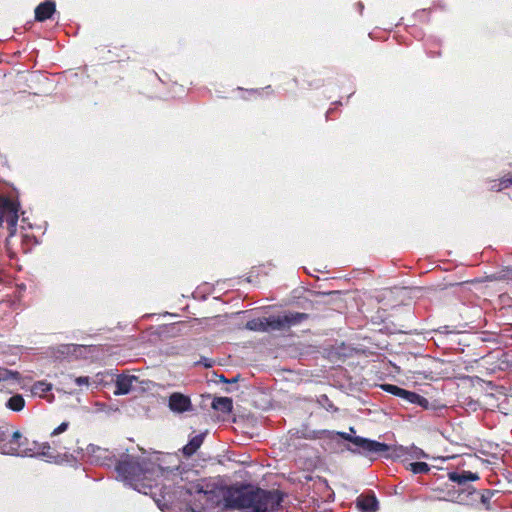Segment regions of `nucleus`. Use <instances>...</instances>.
Listing matches in <instances>:
<instances>
[{
	"label": "nucleus",
	"instance_id": "nucleus-1",
	"mask_svg": "<svg viewBox=\"0 0 512 512\" xmlns=\"http://www.w3.org/2000/svg\"><path fill=\"white\" fill-rule=\"evenodd\" d=\"M117 477L145 495L151 494L157 506L166 510L174 501L194 499L197 509H212L224 502L226 488L199 477L198 471L186 465L163 468L140 456L123 455L116 465Z\"/></svg>",
	"mask_w": 512,
	"mask_h": 512
},
{
	"label": "nucleus",
	"instance_id": "nucleus-2",
	"mask_svg": "<svg viewBox=\"0 0 512 512\" xmlns=\"http://www.w3.org/2000/svg\"><path fill=\"white\" fill-rule=\"evenodd\" d=\"M278 504L272 493L248 486L228 487L224 494V506L242 512H265Z\"/></svg>",
	"mask_w": 512,
	"mask_h": 512
},
{
	"label": "nucleus",
	"instance_id": "nucleus-3",
	"mask_svg": "<svg viewBox=\"0 0 512 512\" xmlns=\"http://www.w3.org/2000/svg\"><path fill=\"white\" fill-rule=\"evenodd\" d=\"M305 314L289 313L283 316H270L268 318H256L246 323V329L257 332L279 331L289 328L305 318Z\"/></svg>",
	"mask_w": 512,
	"mask_h": 512
},
{
	"label": "nucleus",
	"instance_id": "nucleus-4",
	"mask_svg": "<svg viewBox=\"0 0 512 512\" xmlns=\"http://www.w3.org/2000/svg\"><path fill=\"white\" fill-rule=\"evenodd\" d=\"M114 379L115 376L109 371L99 372L91 378L87 376H69L66 379V387L69 388L68 393L72 394L108 386L114 383Z\"/></svg>",
	"mask_w": 512,
	"mask_h": 512
},
{
	"label": "nucleus",
	"instance_id": "nucleus-5",
	"mask_svg": "<svg viewBox=\"0 0 512 512\" xmlns=\"http://www.w3.org/2000/svg\"><path fill=\"white\" fill-rule=\"evenodd\" d=\"M18 220V207L8 198L0 196V226L7 223L10 234L13 235L16 231V224Z\"/></svg>",
	"mask_w": 512,
	"mask_h": 512
},
{
	"label": "nucleus",
	"instance_id": "nucleus-6",
	"mask_svg": "<svg viewBox=\"0 0 512 512\" xmlns=\"http://www.w3.org/2000/svg\"><path fill=\"white\" fill-rule=\"evenodd\" d=\"M340 435L351 442L352 444L360 447L365 454H374V453H384L389 451L390 447L385 443H380L375 440H370L368 438H363L360 436H351L347 433H340Z\"/></svg>",
	"mask_w": 512,
	"mask_h": 512
},
{
	"label": "nucleus",
	"instance_id": "nucleus-7",
	"mask_svg": "<svg viewBox=\"0 0 512 512\" xmlns=\"http://www.w3.org/2000/svg\"><path fill=\"white\" fill-rule=\"evenodd\" d=\"M382 388L384 391L401 398L406 403L417 404L423 408H428L429 406L428 400L415 392L405 390L393 384H384Z\"/></svg>",
	"mask_w": 512,
	"mask_h": 512
},
{
	"label": "nucleus",
	"instance_id": "nucleus-8",
	"mask_svg": "<svg viewBox=\"0 0 512 512\" xmlns=\"http://www.w3.org/2000/svg\"><path fill=\"white\" fill-rule=\"evenodd\" d=\"M114 383L116 385V390L114 391L115 395H126L138 386L144 384L143 380H140L138 376L132 374H120L117 375L114 379Z\"/></svg>",
	"mask_w": 512,
	"mask_h": 512
},
{
	"label": "nucleus",
	"instance_id": "nucleus-9",
	"mask_svg": "<svg viewBox=\"0 0 512 512\" xmlns=\"http://www.w3.org/2000/svg\"><path fill=\"white\" fill-rule=\"evenodd\" d=\"M33 447L23 450L26 455L34 456L41 455L47 462L59 463L61 461V455L54 448L47 443L39 444L37 442L32 443Z\"/></svg>",
	"mask_w": 512,
	"mask_h": 512
},
{
	"label": "nucleus",
	"instance_id": "nucleus-10",
	"mask_svg": "<svg viewBox=\"0 0 512 512\" xmlns=\"http://www.w3.org/2000/svg\"><path fill=\"white\" fill-rule=\"evenodd\" d=\"M169 408L175 413H183L192 410L191 400L181 393H172L169 397Z\"/></svg>",
	"mask_w": 512,
	"mask_h": 512
},
{
	"label": "nucleus",
	"instance_id": "nucleus-11",
	"mask_svg": "<svg viewBox=\"0 0 512 512\" xmlns=\"http://www.w3.org/2000/svg\"><path fill=\"white\" fill-rule=\"evenodd\" d=\"M356 505L361 512H376L379 509L378 500L374 495H360Z\"/></svg>",
	"mask_w": 512,
	"mask_h": 512
},
{
	"label": "nucleus",
	"instance_id": "nucleus-12",
	"mask_svg": "<svg viewBox=\"0 0 512 512\" xmlns=\"http://www.w3.org/2000/svg\"><path fill=\"white\" fill-rule=\"evenodd\" d=\"M55 12V3L47 0L40 5H38L35 9V19L37 21H44L52 16Z\"/></svg>",
	"mask_w": 512,
	"mask_h": 512
},
{
	"label": "nucleus",
	"instance_id": "nucleus-13",
	"mask_svg": "<svg viewBox=\"0 0 512 512\" xmlns=\"http://www.w3.org/2000/svg\"><path fill=\"white\" fill-rule=\"evenodd\" d=\"M448 478L452 482L458 483L459 485H464L470 481H476L479 479L478 474L470 472V471H462V472H449Z\"/></svg>",
	"mask_w": 512,
	"mask_h": 512
},
{
	"label": "nucleus",
	"instance_id": "nucleus-14",
	"mask_svg": "<svg viewBox=\"0 0 512 512\" xmlns=\"http://www.w3.org/2000/svg\"><path fill=\"white\" fill-rule=\"evenodd\" d=\"M474 493L475 489L472 488L471 486H466L462 489H458L456 497L453 498V502L461 505H471L472 502L474 501Z\"/></svg>",
	"mask_w": 512,
	"mask_h": 512
},
{
	"label": "nucleus",
	"instance_id": "nucleus-15",
	"mask_svg": "<svg viewBox=\"0 0 512 512\" xmlns=\"http://www.w3.org/2000/svg\"><path fill=\"white\" fill-rule=\"evenodd\" d=\"M212 408L224 414H228L232 411L233 401L229 397H216L212 401Z\"/></svg>",
	"mask_w": 512,
	"mask_h": 512
},
{
	"label": "nucleus",
	"instance_id": "nucleus-16",
	"mask_svg": "<svg viewBox=\"0 0 512 512\" xmlns=\"http://www.w3.org/2000/svg\"><path fill=\"white\" fill-rule=\"evenodd\" d=\"M86 455L89 457L91 462L103 464V460L107 457V450L94 445H89L87 447Z\"/></svg>",
	"mask_w": 512,
	"mask_h": 512
},
{
	"label": "nucleus",
	"instance_id": "nucleus-17",
	"mask_svg": "<svg viewBox=\"0 0 512 512\" xmlns=\"http://www.w3.org/2000/svg\"><path fill=\"white\" fill-rule=\"evenodd\" d=\"M204 436V433L194 436L189 443L183 447V454L186 456L194 454L202 445Z\"/></svg>",
	"mask_w": 512,
	"mask_h": 512
},
{
	"label": "nucleus",
	"instance_id": "nucleus-18",
	"mask_svg": "<svg viewBox=\"0 0 512 512\" xmlns=\"http://www.w3.org/2000/svg\"><path fill=\"white\" fill-rule=\"evenodd\" d=\"M87 346L85 345H75V344H66V357L67 356H75L78 357H84L87 353Z\"/></svg>",
	"mask_w": 512,
	"mask_h": 512
},
{
	"label": "nucleus",
	"instance_id": "nucleus-19",
	"mask_svg": "<svg viewBox=\"0 0 512 512\" xmlns=\"http://www.w3.org/2000/svg\"><path fill=\"white\" fill-rule=\"evenodd\" d=\"M24 405V398L19 394L12 396L7 402V407L13 411H21Z\"/></svg>",
	"mask_w": 512,
	"mask_h": 512
},
{
	"label": "nucleus",
	"instance_id": "nucleus-20",
	"mask_svg": "<svg viewBox=\"0 0 512 512\" xmlns=\"http://www.w3.org/2000/svg\"><path fill=\"white\" fill-rule=\"evenodd\" d=\"M408 469L412 471L414 474L427 473L430 470V467L425 462H414L408 465Z\"/></svg>",
	"mask_w": 512,
	"mask_h": 512
},
{
	"label": "nucleus",
	"instance_id": "nucleus-21",
	"mask_svg": "<svg viewBox=\"0 0 512 512\" xmlns=\"http://www.w3.org/2000/svg\"><path fill=\"white\" fill-rule=\"evenodd\" d=\"M85 457V454L82 450H77L75 453H72L70 456L66 455V464L71 463L72 466H75L79 461H81Z\"/></svg>",
	"mask_w": 512,
	"mask_h": 512
},
{
	"label": "nucleus",
	"instance_id": "nucleus-22",
	"mask_svg": "<svg viewBox=\"0 0 512 512\" xmlns=\"http://www.w3.org/2000/svg\"><path fill=\"white\" fill-rule=\"evenodd\" d=\"M511 185H512V174L509 176H505L498 183L494 184L492 186V188L500 191V190L508 188Z\"/></svg>",
	"mask_w": 512,
	"mask_h": 512
},
{
	"label": "nucleus",
	"instance_id": "nucleus-23",
	"mask_svg": "<svg viewBox=\"0 0 512 512\" xmlns=\"http://www.w3.org/2000/svg\"><path fill=\"white\" fill-rule=\"evenodd\" d=\"M414 458H428V454H426L422 449L414 447L413 454Z\"/></svg>",
	"mask_w": 512,
	"mask_h": 512
},
{
	"label": "nucleus",
	"instance_id": "nucleus-24",
	"mask_svg": "<svg viewBox=\"0 0 512 512\" xmlns=\"http://www.w3.org/2000/svg\"><path fill=\"white\" fill-rule=\"evenodd\" d=\"M458 489H452L447 492V497L439 498L440 500L453 502V498L456 497Z\"/></svg>",
	"mask_w": 512,
	"mask_h": 512
},
{
	"label": "nucleus",
	"instance_id": "nucleus-25",
	"mask_svg": "<svg viewBox=\"0 0 512 512\" xmlns=\"http://www.w3.org/2000/svg\"><path fill=\"white\" fill-rule=\"evenodd\" d=\"M35 390L38 391H42V392H45V391H48L50 390V386L48 384H45V383H38L35 385Z\"/></svg>",
	"mask_w": 512,
	"mask_h": 512
},
{
	"label": "nucleus",
	"instance_id": "nucleus-26",
	"mask_svg": "<svg viewBox=\"0 0 512 512\" xmlns=\"http://www.w3.org/2000/svg\"><path fill=\"white\" fill-rule=\"evenodd\" d=\"M17 377H18V373L11 372V371H6L3 375V379H8V378L17 379Z\"/></svg>",
	"mask_w": 512,
	"mask_h": 512
},
{
	"label": "nucleus",
	"instance_id": "nucleus-27",
	"mask_svg": "<svg viewBox=\"0 0 512 512\" xmlns=\"http://www.w3.org/2000/svg\"><path fill=\"white\" fill-rule=\"evenodd\" d=\"M64 432V423H61L53 432L52 436L59 435Z\"/></svg>",
	"mask_w": 512,
	"mask_h": 512
},
{
	"label": "nucleus",
	"instance_id": "nucleus-28",
	"mask_svg": "<svg viewBox=\"0 0 512 512\" xmlns=\"http://www.w3.org/2000/svg\"><path fill=\"white\" fill-rule=\"evenodd\" d=\"M18 451V448L13 447L12 445L9 447V449H3L2 453L4 454H15Z\"/></svg>",
	"mask_w": 512,
	"mask_h": 512
},
{
	"label": "nucleus",
	"instance_id": "nucleus-29",
	"mask_svg": "<svg viewBox=\"0 0 512 512\" xmlns=\"http://www.w3.org/2000/svg\"><path fill=\"white\" fill-rule=\"evenodd\" d=\"M21 438V434L19 431H15L12 435L13 441H18Z\"/></svg>",
	"mask_w": 512,
	"mask_h": 512
},
{
	"label": "nucleus",
	"instance_id": "nucleus-30",
	"mask_svg": "<svg viewBox=\"0 0 512 512\" xmlns=\"http://www.w3.org/2000/svg\"><path fill=\"white\" fill-rule=\"evenodd\" d=\"M481 500L483 503H485L487 501V498L484 495H482Z\"/></svg>",
	"mask_w": 512,
	"mask_h": 512
},
{
	"label": "nucleus",
	"instance_id": "nucleus-31",
	"mask_svg": "<svg viewBox=\"0 0 512 512\" xmlns=\"http://www.w3.org/2000/svg\"><path fill=\"white\" fill-rule=\"evenodd\" d=\"M2 436H3V433H0V437H2Z\"/></svg>",
	"mask_w": 512,
	"mask_h": 512
}]
</instances>
